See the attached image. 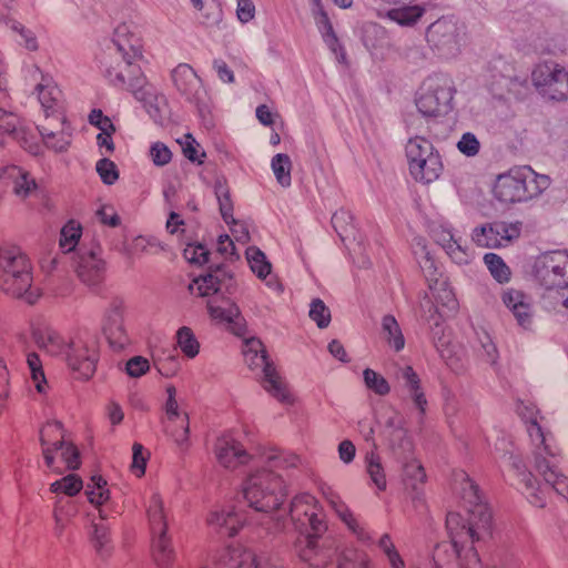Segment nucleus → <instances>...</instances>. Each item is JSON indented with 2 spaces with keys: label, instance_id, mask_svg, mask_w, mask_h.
<instances>
[{
  "label": "nucleus",
  "instance_id": "nucleus-62",
  "mask_svg": "<svg viewBox=\"0 0 568 568\" xmlns=\"http://www.w3.org/2000/svg\"><path fill=\"white\" fill-rule=\"evenodd\" d=\"M467 518L458 511H449L446 516L447 532H468L470 514L466 511Z\"/></svg>",
  "mask_w": 568,
  "mask_h": 568
},
{
  "label": "nucleus",
  "instance_id": "nucleus-43",
  "mask_svg": "<svg viewBox=\"0 0 568 568\" xmlns=\"http://www.w3.org/2000/svg\"><path fill=\"white\" fill-rule=\"evenodd\" d=\"M382 332L390 347L399 352L405 346V338L396 318L387 314L382 320Z\"/></svg>",
  "mask_w": 568,
  "mask_h": 568
},
{
  "label": "nucleus",
  "instance_id": "nucleus-59",
  "mask_svg": "<svg viewBox=\"0 0 568 568\" xmlns=\"http://www.w3.org/2000/svg\"><path fill=\"white\" fill-rule=\"evenodd\" d=\"M365 386L379 396H385L389 393L390 386L388 382L372 368H365L363 372Z\"/></svg>",
  "mask_w": 568,
  "mask_h": 568
},
{
  "label": "nucleus",
  "instance_id": "nucleus-63",
  "mask_svg": "<svg viewBox=\"0 0 568 568\" xmlns=\"http://www.w3.org/2000/svg\"><path fill=\"white\" fill-rule=\"evenodd\" d=\"M210 251L202 244H189L183 251L185 260L192 264L203 265L209 262Z\"/></svg>",
  "mask_w": 568,
  "mask_h": 568
},
{
  "label": "nucleus",
  "instance_id": "nucleus-44",
  "mask_svg": "<svg viewBox=\"0 0 568 568\" xmlns=\"http://www.w3.org/2000/svg\"><path fill=\"white\" fill-rule=\"evenodd\" d=\"M62 424L60 422L48 423L40 432V442L43 448V457L49 468L53 466L54 462V446L50 443V437L61 435Z\"/></svg>",
  "mask_w": 568,
  "mask_h": 568
},
{
  "label": "nucleus",
  "instance_id": "nucleus-4",
  "mask_svg": "<svg viewBox=\"0 0 568 568\" xmlns=\"http://www.w3.org/2000/svg\"><path fill=\"white\" fill-rule=\"evenodd\" d=\"M550 178L535 172L529 165L514 166L497 176L494 196L501 203L528 202L550 185Z\"/></svg>",
  "mask_w": 568,
  "mask_h": 568
},
{
  "label": "nucleus",
  "instance_id": "nucleus-14",
  "mask_svg": "<svg viewBox=\"0 0 568 568\" xmlns=\"http://www.w3.org/2000/svg\"><path fill=\"white\" fill-rule=\"evenodd\" d=\"M112 43L114 50L113 57L115 59H123L125 65L132 68V85L136 87L141 82L140 67L135 64V61L142 55L139 36L132 31L129 24L121 23L114 29Z\"/></svg>",
  "mask_w": 568,
  "mask_h": 568
},
{
  "label": "nucleus",
  "instance_id": "nucleus-36",
  "mask_svg": "<svg viewBox=\"0 0 568 568\" xmlns=\"http://www.w3.org/2000/svg\"><path fill=\"white\" fill-rule=\"evenodd\" d=\"M207 526L212 529L225 528L227 532H239L245 526L242 518L231 511H212L206 518Z\"/></svg>",
  "mask_w": 568,
  "mask_h": 568
},
{
  "label": "nucleus",
  "instance_id": "nucleus-10",
  "mask_svg": "<svg viewBox=\"0 0 568 568\" xmlns=\"http://www.w3.org/2000/svg\"><path fill=\"white\" fill-rule=\"evenodd\" d=\"M455 481L459 483L462 499L466 504V511L470 514L468 532H480L493 529L491 510L487 504L481 501L478 486L465 471L456 473Z\"/></svg>",
  "mask_w": 568,
  "mask_h": 568
},
{
  "label": "nucleus",
  "instance_id": "nucleus-3",
  "mask_svg": "<svg viewBox=\"0 0 568 568\" xmlns=\"http://www.w3.org/2000/svg\"><path fill=\"white\" fill-rule=\"evenodd\" d=\"M300 558L313 568H325L336 558V568H371L368 555L355 547L339 548L325 535H300L295 542Z\"/></svg>",
  "mask_w": 568,
  "mask_h": 568
},
{
  "label": "nucleus",
  "instance_id": "nucleus-47",
  "mask_svg": "<svg viewBox=\"0 0 568 568\" xmlns=\"http://www.w3.org/2000/svg\"><path fill=\"white\" fill-rule=\"evenodd\" d=\"M175 337L178 346L186 357L194 358L199 354L200 343L190 327L179 328Z\"/></svg>",
  "mask_w": 568,
  "mask_h": 568
},
{
  "label": "nucleus",
  "instance_id": "nucleus-16",
  "mask_svg": "<svg viewBox=\"0 0 568 568\" xmlns=\"http://www.w3.org/2000/svg\"><path fill=\"white\" fill-rule=\"evenodd\" d=\"M101 253L100 245L93 243L90 247L79 246L73 255L77 275L88 286H98L104 278L105 262Z\"/></svg>",
  "mask_w": 568,
  "mask_h": 568
},
{
  "label": "nucleus",
  "instance_id": "nucleus-27",
  "mask_svg": "<svg viewBox=\"0 0 568 568\" xmlns=\"http://www.w3.org/2000/svg\"><path fill=\"white\" fill-rule=\"evenodd\" d=\"M394 376L403 387L407 390L414 406L418 410L419 420L422 422L427 408V398L420 385V378L414 368L409 365L397 366Z\"/></svg>",
  "mask_w": 568,
  "mask_h": 568
},
{
  "label": "nucleus",
  "instance_id": "nucleus-1",
  "mask_svg": "<svg viewBox=\"0 0 568 568\" xmlns=\"http://www.w3.org/2000/svg\"><path fill=\"white\" fill-rule=\"evenodd\" d=\"M518 412L527 424L536 470L547 485L568 501V477L559 470L560 450L552 434L541 426L542 417L534 405H521Z\"/></svg>",
  "mask_w": 568,
  "mask_h": 568
},
{
  "label": "nucleus",
  "instance_id": "nucleus-24",
  "mask_svg": "<svg viewBox=\"0 0 568 568\" xmlns=\"http://www.w3.org/2000/svg\"><path fill=\"white\" fill-rule=\"evenodd\" d=\"M435 242L443 247L448 257L458 265L468 264L473 257L464 239L447 224L433 229Z\"/></svg>",
  "mask_w": 568,
  "mask_h": 568
},
{
  "label": "nucleus",
  "instance_id": "nucleus-20",
  "mask_svg": "<svg viewBox=\"0 0 568 568\" xmlns=\"http://www.w3.org/2000/svg\"><path fill=\"white\" fill-rule=\"evenodd\" d=\"M449 541L440 544L436 548V555L439 556L442 551H452L455 556L459 568H497L496 566H483L478 554L474 547L479 535H448Z\"/></svg>",
  "mask_w": 568,
  "mask_h": 568
},
{
  "label": "nucleus",
  "instance_id": "nucleus-60",
  "mask_svg": "<svg viewBox=\"0 0 568 568\" xmlns=\"http://www.w3.org/2000/svg\"><path fill=\"white\" fill-rule=\"evenodd\" d=\"M27 364L30 369L31 378L36 385V389L39 393H44L47 379L38 354L29 353L27 356Z\"/></svg>",
  "mask_w": 568,
  "mask_h": 568
},
{
  "label": "nucleus",
  "instance_id": "nucleus-15",
  "mask_svg": "<svg viewBox=\"0 0 568 568\" xmlns=\"http://www.w3.org/2000/svg\"><path fill=\"white\" fill-rule=\"evenodd\" d=\"M125 305L122 298H113L105 310L102 332L114 352L131 345L132 339L124 324Z\"/></svg>",
  "mask_w": 568,
  "mask_h": 568
},
{
  "label": "nucleus",
  "instance_id": "nucleus-22",
  "mask_svg": "<svg viewBox=\"0 0 568 568\" xmlns=\"http://www.w3.org/2000/svg\"><path fill=\"white\" fill-rule=\"evenodd\" d=\"M172 80L180 94L189 103L200 109L206 92L202 87V80L192 67L186 63H180L172 71Z\"/></svg>",
  "mask_w": 568,
  "mask_h": 568
},
{
  "label": "nucleus",
  "instance_id": "nucleus-17",
  "mask_svg": "<svg viewBox=\"0 0 568 568\" xmlns=\"http://www.w3.org/2000/svg\"><path fill=\"white\" fill-rule=\"evenodd\" d=\"M235 280L232 271L226 265L210 266L206 274L194 278L189 288L199 296L213 294L232 295L235 292Z\"/></svg>",
  "mask_w": 568,
  "mask_h": 568
},
{
  "label": "nucleus",
  "instance_id": "nucleus-40",
  "mask_svg": "<svg viewBox=\"0 0 568 568\" xmlns=\"http://www.w3.org/2000/svg\"><path fill=\"white\" fill-rule=\"evenodd\" d=\"M224 303L226 306L215 305L212 301L207 302V310L211 317L220 322L240 326L242 323L240 308L229 300H224Z\"/></svg>",
  "mask_w": 568,
  "mask_h": 568
},
{
  "label": "nucleus",
  "instance_id": "nucleus-34",
  "mask_svg": "<svg viewBox=\"0 0 568 568\" xmlns=\"http://www.w3.org/2000/svg\"><path fill=\"white\" fill-rule=\"evenodd\" d=\"M4 24L14 34V40L20 47L31 52L39 50V41L33 30L12 17H7Z\"/></svg>",
  "mask_w": 568,
  "mask_h": 568
},
{
  "label": "nucleus",
  "instance_id": "nucleus-39",
  "mask_svg": "<svg viewBox=\"0 0 568 568\" xmlns=\"http://www.w3.org/2000/svg\"><path fill=\"white\" fill-rule=\"evenodd\" d=\"M214 194L216 196L219 203V210L223 221L226 224L230 222H235L233 216V202L230 194V189L226 184V181L223 178H217L214 182Z\"/></svg>",
  "mask_w": 568,
  "mask_h": 568
},
{
  "label": "nucleus",
  "instance_id": "nucleus-58",
  "mask_svg": "<svg viewBox=\"0 0 568 568\" xmlns=\"http://www.w3.org/2000/svg\"><path fill=\"white\" fill-rule=\"evenodd\" d=\"M378 547L385 556L390 568H405V561L399 555L398 550L394 546L389 538V535H383L378 541Z\"/></svg>",
  "mask_w": 568,
  "mask_h": 568
},
{
  "label": "nucleus",
  "instance_id": "nucleus-7",
  "mask_svg": "<svg viewBox=\"0 0 568 568\" xmlns=\"http://www.w3.org/2000/svg\"><path fill=\"white\" fill-rule=\"evenodd\" d=\"M405 154L412 176L419 182L430 183L439 178L443 162L433 143L424 136L408 139Z\"/></svg>",
  "mask_w": 568,
  "mask_h": 568
},
{
  "label": "nucleus",
  "instance_id": "nucleus-25",
  "mask_svg": "<svg viewBox=\"0 0 568 568\" xmlns=\"http://www.w3.org/2000/svg\"><path fill=\"white\" fill-rule=\"evenodd\" d=\"M504 457L523 485V494L526 496L527 500L536 507H544L546 504L545 491L535 479L534 475L526 469L521 458L511 453Z\"/></svg>",
  "mask_w": 568,
  "mask_h": 568
},
{
  "label": "nucleus",
  "instance_id": "nucleus-8",
  "mask_svg": "<svg viewBox=\"0 0 568 568\" xmlns=\"http://www.w3.org/2000/svg\"><path fill=\"white\" fill-rule=\"evenodd\" d=\"M243 356L252 371H260L264 389L282 403H288L291 396L285 384L278 376L273 363L268 359L261 339L251 337L244 342Z\"/></svg>",
  "mask_w": 568,
  "mask_h": 568
},
{
  "label": "nucleus",
  "instance_id": "nucleus-2",
  "mask_svg": "<svg viewBox=\"0 0 568 568\" xmlns=\"http://www.w3.org/2000/svg\"><path fill=\"white\" fill-rule=\"evenodd\" d=\"M267 467L250 471L242 485V493L247 505L260 513H271L284 501L283 480L274 468L295 467L298 457L271 453L265 456Z\"/></svg>",
  "mask_w": 568,
  "mask_h": 568
},
{
  "label": "nucleus",
  "instance_id": "nucleus-53",
  "mask_svg": "<svg viewBox=\"0 0 568 568\" xmlns=\"http://www.w3.org/2000/svg\"><path fill=\"white\" fill-rule=\"evenodd\" d=\"M246 258L253 273L260 278H265L271 273V264L265 254L257 247H250L246 251Z\"/></svg>",
  "mask_w": 568,
  "mask_h": 568
},
{
  "label": "nucleus",
  "instance_id": "nucleus-38",
  "mask_svg": "<svg viewBox=\"0 0 568 568\" xmlns=\"http://www.w3.org/2000/svg\"><path fill=\"white\" fill-rule=\"evenodd\" d=\"M541 304L548 312L562 315L568 314V288H545V293L541 296Z\"/></svg>",
  "mask_w": 568,
  "mask_h": 568
},
{
  "label": "nucleus",
  "instance_id": "nucleus-50",
  "mask_svg": "<svg viewBox=\"0 0 568 568\" xmlns=\"http://www.w3.org/2000/svg\"><path fill=\"white\" fill-rule=\"evenodd\" d=\"M271 166L276 181L284 187H287L292 183L291 168L292 162L287 154L278 153L273 156Z\"/></svg>",
  "mask_w": 568,
  "mask_h": 568
},
{
  "label": "nucleus",
  "instance_id": "nucleus-23",
  "mask_svg": "<svg viewBox=\"0 0 568 568\" xmlns=\"http://www.w3.org/2000/svg\"><path fill=\"white\" fill-rule=\"evenodd\" d=\"M131 70L132 68H128L123 59H121L116 65H113L112 63L110 65H105L104 72L112 85L129 90L133 93L134 98L141 102L151 103L153 93L151 92V88L145 85V79L142 75V72L140 71L141 82L136 87H133V81L131 80L133 73Z\"/></svg>",
  "mask_w": 568,
  "mask_h": 568
},
{
  "label": "nucleus",
  "instance_id": "nucleus-52",
  "mask_svg": "<svg viewBox=\"0 0 568 568\" xmlns=\"http://www.w3.org/2000/svg\"><path fill=\"white\" fill-rule=\"evenodd\" d=\"M498 229L501 226H495V224L483 225L476 227L473 231V241L481 247H498Z\"/></svg>",
  "mask_w": 568,
  "mask_h": 568
},
{
  "label": "nucleus",
  "instance_id": "nucleus-49",
  "mask_svg": "<svg viewBox=\"0 0 568 568\" xmlns=\"http://www.w3.org/2000/svg\"><path fill=\"white\" fill-rule=\"evenodd\" d=\"M81 226L75 224L73 221H70L67 225H64L60 233L59 245L63 253L75 252L77 245L81 237Z\"/></svg>",
  "mask_w": 568,
  "mask_h": 568
},
{
  "label": "nucleus",
  "instance_id": "nucleus-6",
  "mask_svg": "<svg viewBox=\"0 0 568 568\" xmlns=\"http://www.w3.org/2000/svg\"><path fill=\"white\" fill-rule=\"evenodd\" d=\"M455 88L445 74H433L426 78L416 97V106L424 116H440L453 109Z\"/></svg>",
  "mask_w": 568,
  "mask_h": 568
},
{
  "label": "nucleus",
  "instance_id": "nucleus-13",
  "mask_svg": "<svg viewBox=\"0 0 568 568\" xmlns=\"http://www.w3.org/2000/svg\"><path fill=\"white\" fill-rule=\"evenodd\" d=\"M429 47L443 58H453L460 51V34L454 18L443 17L426 30Z\"/></svg>",
  "mask_w": 568,
  "mask_h": 568
},
{
  "label": "nucleus",
  "instance_id": "nucleus-64",
  "mask_svg": "<svg viewBox=\"0 0 568 568\" xmlns=\"http://www.w3.org/2000/svg\"><path fill=\"white\" fill-rule=\"evenodd\" d=\"M97 172L103 183L112 185L119 179V172L114 162L103 158L97 162Z\"/></svg>",
  "mask_w": 568,
  "mask_h": 568
},
{
  "label": "nucleus",
  "instance_id": "nucleus-11",
  "mask_svg": "<svg viewBox=\"0 0 568 568\" xmlns=\"http://www.w3.org/2000/svg\"><path fill=\"white\" fill-rule=\"evenodd\" d=\"M534 276L544 288L568 290V252L556 250L539 255L534 264Z\"/></svg>",
  "mask_w": 568,
  "mask_h": 568
},
{
  "label": "nucleus",
  "instance_id": "nucleus-5",
  "mask_svg": "<svg viewBox=\"0 0 568 568\" xmlns=\"http://www.w3.org/2000/svg\"><path fill=\"white\" fill-rule=\"evenodd\" d=\"M32 265L18 247H0V288L29 304H34L39 290L33 287Z\"/></svg>",
  "mask_w": 568,
  "mask_h": 568
},
{
  "label": "nucleus",
  "instance_id": "nucleus-35",
  "mask_svg": "<svg viewBox=\"0 0 568 568\" xmlns=\"http://www.w3.org/2000/svg\"><path fill=\"white\" fill-rule=\"evenodd\" d=\"M322 494L324 498L327 500V503L335 510L337 516L345 523V525L352 532H356L357 529H362L356 518L348 510L345 504L341 500L339 496L332 490L331 487H322Z\"/></svg>",
  "mask_w": 568,
  "mask_h": 568
},
{
  "label": "nucleus",
  "instance_id": "nucleus-42",
  "mask_svg": "<svg viewBox=\"0 0 568 568\" xmlns=\"http://www.w3.org/2000/svg\"><path fill=\"white\" fill-rule=\"evenodd\" d=\"M424 13V7L414 4L390 9L387 12V17L389 20L402 27H412L423 17Z\"/></svg>",
  "mask_w": 568,
  "mask_h": 568
},
{
  "label": "nucleus",
  "instance_id": "nucleus-32",
  "mask_svg": "<svg viewBox=\"0 0 568 568\" xmlns=\"http://www.w3.org/2000/svg\"><path fill=\"white\" fill-rule=\"evenodd\" d=\"M38 99L47 115L55 113L61 108L62 92L50 77L41 74V81L36 88Z\"/></svg>",
  "mask_w": 568,
  "mask_h": 568
},
{
  "label": "nucleus",
  "instance_id": "nucleus-28",
  "mask_svg": "<svg viewBox=\"0 0 568 568\" xmlns=\"http://www.w3.org/2000/svg\"><path fill=\"white\" fill-rule=\"evenodd\" d=\"M215 456L217 462L225 468H236L240 465L246 464L250 459V455L231 434L217 438Z\"/></svg>",
  "mask_w": 568,
  "mask_h": 568
},
{
  "label": "nucleus",
  "instance_id": "nucleus-46",
  "mask_svg": "<svg viewBox=\"0 0 568 568\" xmlns=\"http://www.w3.org/2000/svg\"><path fill=\"white\" fill-rule=\"evenodd\" d=\"M332 225L342 241L355 237L353 215L345 209H339L332 216Z\"/></svg>",
  "mask_w": 568,
  "mask_h": 568
},
{
  "label": "nucleus",
  "instance_id": "nucleus-26",
  "mask_svg": "<svg viewBox=\"0 0 568 568\" xmlns=\"http://www.w3.org/2000/svg\"><path fill=\"white\" fill-rule=\"evenodd\" d=\"M504 305L511 312L517 324L529 329L534 322V311L530 297L523 291L507 288L501 294Z\"/></svg>",
  "mask_w": 568,
  "mask_h": 568
},
{
  "label": "nucleus",
  "instance_id": "nucleus-19",
  "mask_svg": "<svg viewBox=\"0 0 568 568\" xmlns=\"http://www.w3.org/2000/svg\"><path fill=\"white\" fill-rule=\"evenodd\" d=\"M420 307L423 311V317L429 324L434 346L446 364L453 367L455 365V345L452 344L449 335L445 333L443 318L438 313L437 307L429 298H425L420 303Z\"/></svg>",
  "mask_w": 568,
  "mask_h": 568
},
{
  "label": "nucleus",
  "instance_id": "nucleus-37",
  "mask_svg": "<svg viewBox=\"0 0 568 568\" xmlns=\"http://www.w3.org/2000/svg\"><path fill=\"white\" fill-rule=\"evenodd\" d=\"M426 264H429V266H424V270L428 272L427 277L429 283V288L432 291L437 292V298L446 306L448 307H455L456 300L454 296L453 291L448 287L447 282L445 280H433L430 276L433 275V272L430 270H434V273L436 272V267L434 266L433 260L429 257V254L426 253L425 255Z\"/></svg>",
  "mask_w": 568,
  "mask_h": 568
},
{
  "label": "nucleus",
  "instance_id": "nucleus-45",
  "mask_svg": "<svg viewBox=\"0 0 568 568\" xmlns=\"http://www.w3.org/2000/svg\"><path fill=\"white\" fill-rule=\"evenodd\" d=\"M365 464L366 471L372 483L377 487L378 490H385L387 481L381 456L374 450H371L366 454Z\"/></svg>",
  "mask_w": 568,
  "mask_h": 568
},
{
  "label": "nucleus",
  "instance_id": "nucleus-29",
  "mask_svg": "<svg viewBox=\"0 0 568 568\" xmlns=\"http://www.w3.org/2000/svg\"><path fill=\"white\" fill-rule=\"evenodd\" d=\"M227 568H275L274 559L266 552L256 554L241 546L227 550Z\"/></svg>",
  "mask_w": 568,
  "mask_h": 568
},
{
  "label": "nucleus",
  "instance_id": "nucleus-12",
  "mask_svg": "<svg viewBox=\"0 0 568 568\" xmlns=\"http://www.w3.org/2000/svg\"><path fill=\"white\" fill-rule=\"evenodd\" d=\"M531 80L545 98L562 101L568 97V73L556 62H544L535 67Z\"/></svg>",
  "mask_w": 568,
  "mask_h": 568
},
{
  "label": "nucleus",
  "instance_id": "nucleus-18",
  "mask_svg": "<svg viewBox=\"0 0 568 568\" xmlns=\"http://www.w3.org/2000/svg\"><path fill=\"white\" fill-rule=\"evenodd\" d=\"M389 442L393 449H400L404 455L403 470L406 486L416 490L419 484L425 483L426 473L423 465L412 457L413 443L410 438L407 436L405 429L398 427L393 429Z\"/></svg>",
  "mask_w": 568,
  "mask_h": 568
},
{
  "label": "nucleus",
  "instance_id": "nucleus-55",
  "mask_svg": "<svg viewBox=\"0 0 568 568\" xmlns=\"http://www.w3.org/2000/svg\"><path fill=\"white\" fill-rule=\"evenodd\" d=\"M105 487L106 480L100 475H93L91 484L88 485L85 490L89 501L94 505H101L108 500L109 490Z\"/></svg>",
  "mask_w": 568,
  "mask_h": 568
},
{
  "label": "nucleus",
  "instance_id": "nucleus-33",
  "mask_svg": "<svg viewBox=\"0 0 568 568\" xmlns=\"http://www.w3.org/2000/svg\"><path fill=\"white\" fill-rule=\"evenodd\" d=\"M151 556L159 568H169L176 555V547L170 535H153L150 542Z\"/></svg>",
  "mask_w": 568,
  "mask_h": 568
},
{
  "label": "nucleus",
  "instance_id": "nucleus-30",
  "mask_svg": "<svg viewBox=\"0 0 568 568\" xmlns=\"http://www.w3.org/2000/svg\"><path fill=\"white\" fill-rule=\"evenodd\" d=\"M0 179L13 182V192L21 199L29 197L37 190V182L24 169L9 164L0 168Z\"/></svg>",
  "mask_w": 568,
  "mask_h": 568
},
{
  "label": "nucleus",
  "instance_id": "nucleus-57",
  "mask_svg": "<svg viewBox=\"0 0 568 568\" xmlns=\"http://www.w3.org/2000/svg\"><path fill=\"white\" fill-rule=\"evenodd\" d=\"M61 438L57 439L53 443L54 450L61 452V457L64 460L67 467L69 469L75 470L80 467V455L77 447L71 443H65L63 440L62 434Z\"/></svg>",
  "mask_w": 568,
  "mask_h": 568
},
{
  "label": "nucleus",
  "instance_id": "nucleus-31",
  "mask_svg": "<svg viewBox=\"0 0 568 568\" xmlns=\"http://www.w3.org/2000/svg\"><path fill=\"white\" fill-rule=\"evenodd\" d=\"M34 343L52 356L64 354L68 343L50 326L40 325L32 329Z\"/></svg>",
  "mask_w": 568,
  "mask_h": 568
},
{
  "label": "nucleus",
  "instance_id": "nucleus-54",
  "mask_svg": "<svg viewBox=\"0 0 568 568\" xmlns=\"http://www.w3.org/2000/svg\"><path fill=\"white\" fill-rule=\"evenodd\" d=\"M148 515L154 530L153 532H165L168 530V526L164 521L163 501L159 495L152 496Z\"/></svg>",
  "mask_w": 568,
  "mask_h": 568
},
{
  "label": "nucleus",
  "instance_id": "nucleus-41",
  "mask_svg": "<svg viewBox=\"0 0 568 568\" xmlns=\"http://www.w3.org/2000/svg\"><path fill=\"white\" fill-rule=\"evenodd\" d=\"M39 132L44 144L55 152L67 151L71 143V132L69 128L64 126V121L62 122V129L59 132H54L45 126L39 128Z\"/></svg>",
  "mask_w": 568,
  "mask_h": 568
},
{
  "label": "nucleus",
  "instance_id": "nucleus-61",
  "mask_svg": "<svg viewBox=\"0 0 568 568\" xmlns=\"http://www.w3.org/2000/svg\"><path fill=\"white\" fill-rule=\"evenodd\" d=\"M310 317L317 324L320 328H325L331 322V312L324 302L315 298L311 303Z\"/></svg>",
  "mask_w": 568,
  "mask_h": 568
},
{
  "label": "nucleus",
  "instance_id": "nucleus-9",
  "mask_svg": "<svg viewBox=\"0 0 568 568\" xmlns=\"http://www.w3.org/2000/svg\"><path fill=\"white\" fill-rule=\"evenodd\" d=\"M64 355L69 368L77 374V378H91L99 362L98 337L90 332L78 334L68 343Z\"/></svg>",
  "mask_w": 568,
  "mask_h": 568
},
{
  "label": "nucleus",
  "instance_id": "nucleus-48",
  "mask_svg": "<svg viewBox=\"0 0 568 568\" xmlns=\"http://www.w3.org/2000/svg\"><path fill=\"white\" fill-rule=\"evenodd\" d=\"M484 262L487 265L491 276L498 283L504 284L509 282L511 275L510 268L499 255L495 253H487L484 256Z\"/></svg>",
  "mask_w": 568,
  "mask_h": 568
},
{
  "label": "nucleus",
  "instance_id": "nucleus-56",
  "mask_svg": "<svg viewBox=\"0 0 568 568\" xmlns=\"http://www.w3.org/2000/svg\"><path fill=\"white\" fill-rule=\"evenodd\" d=\"M82 487V479L78 475L70 474L52 483L50 489L52 493H63L64 495L72 497L75 496Z\"/></svg>",
  "mask_w": 568,
  "mask_h": 568
},
{
  "label": "nucleus",
  "instance_id": "nucleus-51",
  "mask_svg": "<svg viewBox=\"0 0 568 568\" xmlns=\"http://www.w3.org/2000/svg\"><path fill=\"white\" fill-rule=\"evenodd\" d=\"M165 432L170 435L179 449L181 452H185L190 447V423L187 413H183L180 428L178 426H173L171 423L165 426Z\"/></svg>",
  "mask_w": 568,
  "mask_h": 568
},
{
  "label": "nucleus",
  "instance_id": "nucleus-21",
  "mask_svg": "<svg viewBox=\"0 0 568 568\" xmlns=\"http://www.w3.org/2000/svg\"><path fill=\"white\" fill-rule=\"evenodd\" d=\"M316 499L311 494H301L293 498L290 507V515L293 521L300 524V531L310 527L314 532L326 530L323 516L317 513Z\"/></svg>",
  "mask_w": 568,
  "mask_h": 568
}]
</instances>
